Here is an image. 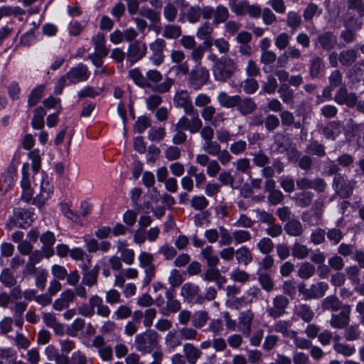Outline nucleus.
<instances>
[{
    "mask_svg": "<svg viewBox=\"0 0 364 364\" xmlns=\"http://www.w3.org/2000/svg\"><path fill=\"white\" fill-rule=\"evenodd\" d=\"M179 18L181 23L188 22L196 24L199 22L200 17L204 19H210L213 14V8L211 6H191L183 0L179 1Z\"/></svg>",
    "mask_w": 364,
    "mask_h": 364,
    "instance_id": "obj_1",
    "label": "nucleus"
},
{
    "mask_svg": "<svg viewBox=\"0 0 364 364\" xmlns=\"http://www.w3.org/2000/svg\"><path fill=\"white\" fill-rule=\"evenodd\" d=\"M202 121L198 116L193 117L191 119L183 116L173 125L174 134L172 141L175 145L184 144L187 140V134L184 130H188L191 134L198 133L201 129Z\"/></svg>",
    "mask_w": 364,
    "mask_h": 364,
    "instance_id": "obj_2",
    "label": "nucleus"
},
{
    "mask_svg": "<svg viewBox=\"0 0 364 364\" xmlns=\"http://www.w3.org/2000/svg\"><path fill=\"white\" fill-rule=\"evenodd\" d=\"M134 345L137 351L143 353H152L159 346V335L154 330H147L137 334L134 338Z\"/></svg>",
    "mask_w": 364,
    "mask_h": 364,
    "instance_id": "obj_3",
    "label": "nucleus"
},
{
    "mask_svg": "<svg viewBox=\"0 0 364 364\" xmlns=\"http://www.w3.org/2000/svg\"><path fill=\"white\" fill-rule=\"evenodd\" d=\"M129 76L134 81V82L141 87H149L154 92L159 93H165L170 90L171 86L174 83V80L171 78H166L163 82L158 85L153 86L147 81L146 77H144L138 69L129 70Z\"/></svg>",
    "mask_w": 364,
    "mask_h": 364,
    "instance_id": "obj_4",
    "label": "nucleus"
},
{
    "mask_svg": "<svg viewBox=\"0 0 364 364\" xmlns=\"http://www.w3.org/2000/svg\"><path fill=\"white\" fill-rule=\"evenodd\" d=\"M215 61L213 66V75L216 80L225 82L230 79L237 70L234 61L231 59H216L213 56Z\"/></svg>",
    "mask_w": 364,
    "mask_h": 364,
    "instance_id": "obj_5",
    "label": "nucleus"
},
{
    "mask_svg": "<svg viewBox=\"0 0 364 364\" xmlns=\"http://www.w3.org/2000/svg\"><path fill=\"white\" fill-rule=\"evenodd\" d=\"M289 305V299L284 294H277L273 297L271 304L266 309L267 315L277 319L287 314V309Z\"/></svg>",
    "mask_w": 364,
    "mask_h": 364,
    "instance_id": "obj_6",
    "label": "nucleus"
},
{
    "mask_svg": "<svg viewBox=\"0 0 364 364\" xmlns=\"http://www.w3.org/2000/svg\"><path fill=\"white\" fill-rule=\"evenodd\" d=\"M34 213L26 209L18 208L14 210V215L11 218L9 225L24 228L29 226L33 220Z\"/></svg>",
    "mask_w": 364,
    "mask_h": 364,
    "instance_id": "obj_7",
    "label": "nucleus"
},
{
    "mask_svg": "<svg viewBox=\"0 0 364 364\" xmlns=\"http://www.w3.org/2000/svg\"><path fill=\"white\" fill-rule=\"evenodd\" d=\"M173 101L177 107H181L184 109L186 114L194 117L198 116L197 111L193 107L190 95L187 90L176 92Z\"/></svg>",
    "mask_w": 364,
    "mask_h": 364,
    "instance_id": "obj_8",
    "label": "nucleus"
},
{
    "mask_svg": "<svg viewBox=\"0 0 364 364\" xmlns=\"http://www.w3.org/2000/svg\"><path fill=\"white\" fill-rule=\"evenodd\" d=\"M91 346L97 349L99 356L103 361L109 362L113 360L112 347L106 343L102 336H95L92 341Z\"/></svg>",
    "mask_w": 364,
    "mask_h": 364,
    "instance_id": "obj_9",
    "label": "nucleus"
},
{
    "mask_svg": "<svg viewBox=\"0 0 364 364\" xmlns=\"http://www.w3.org/2000/svg\"><path fill=\"white\" fill-rule=\"evenodd\" d=\"M200 288L198 285L187 282L181 289V296L188 302L202 304L204 303L203 296L199 294Z\"/></svg>",
    "mask_w": 364,
    "mask_h": 364,
    "instance_id": "obj_10",
    "label": "nucleus"
},
{
    "mask_svg": "<svg viewBox=\"0 0 364 364\" xmlns=\"http://www.w3.org/2000/svg\"><path fill=\"white\" fill-rule=\"evenodd\" d=\"M336 192L342 198H348L353 193V190L356 185L354 180L348 181L345 176L341 174H337L333 179Z\"/></svg>",
    "mask_w": 364,
    "mask_h": 364,
    "instance_id": "obj_11",
    "label": "nucleus"
},
{
    "mask_svg": "<svg viewBox=\"0 0 364 364\" xmlns=\"http://www.w3.org/2000/svg\"><path fill=\"white\" fill-rule=\"evenodd\" d=\"M351 306L348 304H344L343 309L339 314L331 315L330 325L333 328L341 329L347 327L350 321Z\"/></svg>",
    "mask_w": 364,
    "mask_h": 364,
    "instance_id": "obj_12",
    "label": "nucleus"
},
{
    "mask_svg": "<svg viewBox=\"0 0 364 364\" xmlns=\"http://www.w3.org/2000/svg\"><path fill=\"white\" fill-rule=\"evenodd\" d=\"M296 187L305 191L306 189H314L318 193H322L326 188V183L323 178L310 179L306 177L299 178L296 181Z\"/></svg>",
    "mask_w": 364,
    "mask_h": 364,
    "instance_id": "obj_13",
    "label": "nucleus"
},
{
    "mask_svg": "<svg viewBox=\"0 0 364 364\" xmlns=\"http://www.w3.org/2000/svg\"><path fill=\"white\" fill-rule=\"evenodd\" d=\"M209 80L208 71L203 68H197L192 70L188 78V85L197 90L207 84Z\"/></svg>",
    "mask_w": 364,
    "mask_h": 364,
    "instance_id": "obj_14",
    "label": "nucleus"
},
{
    "mask_svg": "<svg viewBox=\"0 0 364 364\" xmlns=\"http://www.w3.org/2000/svg\"><path fill=\"white\" fill-rule=\"evenodd\" d=\"M90 75V73L87 66L83 64H79L77 66L72 68L64 75L70 83L75 84L80 82L86 81L89 78Z\"/></svg>",
    "mask_w": 364,
    "mask_h": 364,
    "instance_id": "obj_15",
    "label": "nucleus"
},
{
    "mask_svg": "<svg viewBox=\"0 0 364 364\" xmlns=\"http://www.w3.org/2000/svg\"><path fill=\"white\" fill-rule=\"evenodd\" d=\"M334 101L340 105L351 108L355 106L358 96L354 92H348L346 87H341L335 95Z\"/></svg>",
    "mask_w": 364,
    "mask_h": 364,
    "instance_id": "obj_16",
    "label": "nucleus"
},
{
    "mask_svg": "<svg viewBox=\"0 0 364 364\" xmlns=\"http://www.w3.org/2000/svg\"><path fill=\"white\" fill-rule=\"evenodd\" d=\"M255 314L252 310L249 309L242 311L238 317V328L243 335L248 337L252 331V323Z\"/></svg>",
    "mask_w": 364,
    "mask_h": 364,
    "instance_id": "obj_17",
    "label": "nucleus"
},
{
    "mask_svg": "<svg viewBox=\"0 0 364 364\" xmlns=\"http://www.w3.org/2000/svg\"><path fill=\"white\" fill-rule=\"evenodd\" d=\"M183 353L188 364H196L203 355L200 348L192 343L183 345Z\"/></svg>",
    "mask_w": 364,
    "mask_h": 364,
    "instance_id": "obj_18",
    "label": "nucleus"
},
{
    "mask_svg": "<svg viewBox=\"0 0 364 364\" xmlns=\"http://www.w3.org/2000/svg\"><path fill=\"white\" fill-rule=\"evenodd\" d=\"M235 104L237 110L243 116L252 114L257 108L256 102L252 98H242L240 95Z\"/></svg>",
    "mask_w": 364,
    "mask_h": 364,
    "instance_id": "obj_19",
    "label": "nucleus"
},
{
    "mask_svg": "<svg viewBox=\"0 0 364 364\" xmlns=\"http://www.w3.org/2000/svg\"><path fill=\"white\" fill-rule=\"evenodd\" d=\"M89 301L93 311L96 309V313L98 316L107 318L111 314L109 307L104 303L103 299L98 295H92L89 298Z\"/></svg>",
    "mask_w": 364,
    "mask_h": 364,
    "instance_id": "obj_20",
    "label": "nucleus"
},
{
    "mask_svg": "<svg viewBox=\"0 0 364 364\" xmlns=\"http://www.w3.org/2000/svg\"><path fill=\"white\" fill-rule=\"evenodd\" d=\"M342 124L338 120H333L328 122L322 129V134L326 139L335 141L341 134Z\"/></svg>",
    "mask_w": 364,
    "mask_h": 364,
    "instance_id": "obj_21",
    "label": "nucleus"
},
{
    "mask_svg": "<svg viewBox=\"0 0 364 364\" xmlns=\"http://www.w3.org/2000/svg\"><path fill=\"white\" fill-rule=\"evenodd\" d=\"M295 315L305 323H310L314 318V312L306 304H301L295 306Z\"/></svg>",
    "mask_w": 364,
    "mask_h": 364,
    "instance_id": "obj_22",
    "label": "nucleus"
},
{
    "mask_svg": "<svg viewBox=\"0 0 364 364\" xmlns=\"http://www.w3.org/2000/svg\"><path fill=\"white\" fill-rule=\"evenodd\" d=\"M284 170V164L279 159H274L272 166L266 165L262 167V175L264 178H272L275 173H281Z\"/></svg>",
    "mask_w": 364,
    "mask_h": 364,
    "instance_id": "obj_23",
    "label": "nucleus"
},
{
    "mask_svg": "<svg viewBox=\"0 0 364 364\" xmlns=\"http://www.w3.org/2000/svg\"><path fill=\"white\" fill-rule=\"evenodd\" d=\"M284 229L286 233L291 237H301L304 233V228L301 223L296 219H291L287 222Z\"/></svg>",
    "mask_w": 364,
    "mask_h": 364,
    "instance_id": "obj_24",
    "label": "nucleus"
},
{
    "mask_svg": "<svg viewBox=\"0 0 364 364\" xmlns=\"http://www.w3.org/2000/svg\"><path fill=\"white\" fill-rule=\"evenodd\" d=\"M343 306L344 304L334 295L328 296L321 302V309L323 311H338L343 309Z\"/></svg>",
    "mask_w": 364,
    "mask_h": 364,
    "instance_id": "obj_25",
    "label": "nucleus"
},
{
    "mask_svg": "<svg viewBox=\"0 0 364 364\" xmlns=\"http://www.w3.org/2000/svg\"><path fill=\"white\" fill-rule=\"evenodd\" d=\"M100 271V267L95 265L90 272H86L82 274V284L92 287L97 284L98 274Z\"/></svg>",
    "mask_w": 364,
    "mask_h": 364,
    "instance_id": "obj_26",
    "label": "nucleus"
},
{
    "mask_svg": "<svg viewBox=\"0 0 364 364\" xmlns=\"http://www.w3.org/2000/svg\"><path fill=\"white\" fill-rule=\"evenodd\" d=\"M278 93L284 103L288 105L294 104V91L289 85L282 83L278 89Z\"/></svg>",
    "mask_w": 364,
    "mask_h": 364,
    "instance_id": "obj_27",
    "label": "nucleus"
},
{
    "mask_svg": "<svg viewBox=\"0 0 364 364\" xmlns=\"http://www.w3.org/2000/svg\"><path fill=\"white\" fill-rule=\"evenodd\" d=\"M217 100L221 107L234 108L237 100H239V95L230 96L225 92H220L217 97Z\"/></svg>",
    "mask_w": 364,
    "mask_h": 364,
    "instance_id": "obj_28",
    "label": "nucleus"
},
{
    "mask_svg": "<svg viewBox=\"0 0 364 364\" xmlns=\"http://www.w3.org/2000/svg\"><path fill=\"white\" fill-rule=\"evenodd\" d=\"M180 335L176 330L169 331L164 338V343L169 349H175L181 346L182 341Z\"/></svg>",
    "mask_w": 364,
    "mask_h": 364,
    "instance_id": "obj_29",
    "label": "nucleus"
},
{
    "mask_svg": "<svg viewBox=\"0 0 364 364\" xmlns=\"http://www.w3.org/2000/svg\"><path fill=\"white\" fill-rule=\"evenodd\" d=\"M46 112L42 107H38L33 110V117L31 125L35 129H42L44 127V117Z\"/></svg>",
    "mask_w": 364,
    "mask_h": 364,
    "instance_id": "obj_30",
    "label": "nucleus"
},
{
    "mask_svg": "<svg viewBox=\"0 0 364 364\" xmlns=\"http://www.w3.org/2000/svg\"><path fill=\"white\" fill-rule=\"evenodd\" d=\"M291 323L290 321L279 320L274 326L275 332L282 334L283 336L291 338V333H295L296 331L291 330Z\"/></svg>",
    "mask_w": 364,
    "mask_h": 364,
    "instance_id": "obj_31",
    "label": "nucleus"
},
{
    "mask_svg": "<svg viewBox=\"0 0 364 364\" xmlns=\"http://www.w3.org/2000/svg\"><path fill=\"white\" fill-rule=\"evenodd\" d=\"M236 259L239 264L247 266L252 261V255L248 247L242 246L236 250Z\"/></svg>",
    "mask_w": 364,
    "mask_h": 364,
    "instance_id": "obj_32",
    "label": "nucleus"
},
{
    "mask_svg": "<svg viewBox=\"0 0 364 364\" xmlns=\"http://www.w3.org/2000/svg\"><path fill=\"white\" fill-rule=\"evenodd\" d=\"M201 255L209 267H215L219 263V258L212 246L208 245L204 247L201 251Z\"/></svg>",
    "mask_w": 364,
    "mask_h": 364,
    "instance_id": "obj_33",
    "label": "nucleus"
},
{
    "mask_svg": "<svg viewBox=\"0 0 364 364\" xmlns=\"http://www.w3.org/2000/svg\"><path fill=\"white\" fill-rule=\"evenodd\" d=\"M310 253V249L306 245L300 242H296L291 248V255L294 258L299 259H304L306 258Z\"/></svg>",
    "mask_w": 364,
    "mask_h": 364,
    "instance_id": "obj_34",
    "label": "nucleus"
},
{
    "mask_svg": "<svg viewBox=\"0 0 364 364\" xmlns=\"http://www.w3.org/2000/svg\"><path fill=\"white\" fill-rule=\"evenodd\" d=\"M357 57L356 50L354 49H346L341 52L338 59L343 65L348 66L356 60Z\"/></svg>",
    "mask_w": 364,
    "mask_h": 364,
    "instance_id": "obj_35",
    "label": "nucleus"
},
{
    "mask_svg": "<svg viewBox=\"0 0 364 364\" xmlns=\"http://www.w3.org/2000/svg\"><path fill=\"white\" fill-rule=\"evenodd\" d=\"M257 247L261 253L269 255L274 248V244L271 238L264 237L258 240Z\"/></svg>",
    "mask_w": 364,
    "mask_h": 364,
    "instance_id": "obj_36",
    "label": "nucleus"
},
{
    "mask_svg": "<svg viewBox=\"0 0 364 364\" xmlns=\"http://www.w3.org/2000/svg\"><path fill=\"white\" fill-rule=\"evenodd\" d=\"M312 299L323 297L328 289L326 282H320L313 284L310 287Z\"/></svg>",
    "mask_w": 364,
    "mask_h": 364,
    "instance_id": "obj_37",
    "label": "nucleus"
},
{
    "mask_svg": "<svg viewBox=\"0 0 364 364\" xmlns=\"http://www.w3.org/2000/svg\"><path fill=\"white\" fill-rule=\"evenodd\" d=\"M316 268L314 264L310 262H304L301 264L298 269V276L304 279H309L315 274Z\"/></svg>",
    "mask_w": 364,
    "mask_h": 364,
    "instance_id": "obj_38",
    "label": "nucleus"
},
{
    "mask_svg": "<svg viewBox=\"0 0 364 364\" xmlns=\"http://www.w3.org/2000/svg\"><path fill=\"white\" fill-rule=\"evenodd\" d=\"M308 154L323 157L326 155L325 146L317 140L311 141L306 147Z\"/></svg>",
    "mask_w": 364,
    "mask_h": 364,
    "instance_id": "obj_39",
    "label": "nucleus"
},
{
    "mask_svg": "<svg viewBox=\"0 0 364 364\" xmlns=\"http://www.w3.org/2000/svg\"><path fill=\"white\" fill-rule=\"evenodd\" d=\"M314 193L310 191H303L298 194L296 198V203L297 205L301 208L309 207L313 201Z\"/></svg>",
    "mask_w": 364,
    "mask_h": 364,
    "instance_id": "obj_40",
    "label": "nucleus"
},
{
    "mask_svg": "<svg viewBox=\"0 0 364 364\" xmlns=\"http://www.w3.org/2000/svg\"><path fill=\"white\" fill-rule=\"evenodd\" d=\"M291 337L290 338L293 340L294 344L296 348L307 350L311 347L312 342L311 340L308 338L299 337L297 331L291 333Z\"/></svg>",
    "mask_w": 364,
    "mask_h": 364,
    "instance_id": "obj_41",
    "label": "nucleus"
},
{
    "mask_svg": "<svg viewBox=\"0 0 364 364\" xmlns=\"http://www.w3.org/2000/svg\"><path fill=\"white\" fill-rule=\"evenodd\" d=\"M258 282L266 291L270 292L274 289V282L270 274L267 273L258 274Z\"/></svg>",
    "mask_w": 364,
    "mask_h": 364,
    "instance_id": "obj_42",
    "label": "nucleus"
},
{
    "mask_svg": "<svg viewBox=\"0 0 364 364\" xmlns=\"http://www.w3.org/2000/svg\"><path fill=\"white\" fill-rule=\"evenodd\" d=\"M108 50L107 47H95L94 53L90 55V58L92 60L94 65L98 68L102 65V58L107 55Z\"/></svg>",
    "mask_w": 364,
    "mask_h": 364,
    "instance_id": "obj_43",
    "label": "nucleus"
},
{
    "mask_svg": "<svg viewBox=\"0 0 364 364\" xmlns=\"http://www.w3.org/2000/svg\"><path fill=\"white\" fill-rule=\"evenodd\" d=\"M209 319L208 313L205 311H199L196 312L192 321L193 326L196 328H203Z\"/></svg>",
    "mask_w": 364,
    "mask_h": 364,
    "instance_id": "obj_44",
    "label": "nucleus"
},
{
    "mask_svg": "<svg viewBox=\"0 0 364 364\" xmlns=\"http://www.w3.org/2000/svg\"><path fill=\"white\" fill-rule=\"evenodd\" d=\"M85 326V321L83 318H75L70 326H69L66 331L67 334L70 336H76L77 335V333L82 330Z\"/></svg>",
    "mask_w": 364,
    "mask_h": 364,
    "instance_id": "obj_45",
    "label": "nucleus"
},
{
    "mask_svg": "<svg viewBox=\"0 0 364 364\" xmlns=\"http://www.w3.org/2000/svg\"><path fill=\"white\" fill-rule=\"evenodd\" d=\"M334 350L346 357L352 355L355 352V348L348 344L335 342L333 345Z\"/></svg>",
    "mask_w": 364,
    "mask_h": 364,
    "instance_id": "obj_46",
    "label": "nucleus"
},
{
    "mask_svg": "<svg viewBox=\"0 0 364 364\" xmlns=\"http://www.w3.org/2000/svg\"><path fill=\"white\" fill-rule=\"evenodd\" d=\"M44 90L45 86L41 85L32 90L28 100L29 107H33L39 102L43 96Z\"/></svg>",
    "mask_w": 364,
    "mask_h": 364,
    "instance_id": "obj_47",
    "label": "nucleus"
},
{
    "mask_svg": "<svg viewBox=\"0 0 364 364\" xmlns=\"http://www.w3.org/2000/svg\"><path fill=\"white\" fill-rule=\"evenodd\" d=\"M233 240L236 244L249 242L252 239L251 233L245 230H235L232 232Z\"/></svg>",
    "mask_w": 364,
    "mask_h": 364,
    "instance_id": "obj_48",
    "label": "nucleus"
},
{
    "mask_svg": "<svg viewBox=\"0 0 364 364\" xmlns=\"http://www.w3.org/2000/svg\"><path fill=\"white\" fill-rule=\"evenodd\" d=\"M228 16V9L223 6H218L215 9H213V16H214V23L215 24L225 21Z\"/></svg>",
    "mask_w": 364,
    "mask_h": 364,
    "instance_id": "obj_49",
    "label": "nucleus"
},
{
    "mask_svg": "<svg viewBox=\"0 0 364 364\" xmlns=\"http://www.w3.org/2000/svg\"><path fill=\"white\" fill-rule=\"evenodd\" d=\"M252 156L253 163L257 167L262 168L269 164L270 159L269 156L262 150L254 153Z\"/></svg>",
    "mask_w": 364,
    "mask_h": 364,
    "instance_id": "obj_50",
    "label": "nucleus"
},
{
    "mask_svg": "<svg viewBox=\"0 0 364 364\" xmlns=\"http://www.w3.org/2000/svg\"><path fill=\"white\" fill-rule=\"evenodd\" d=\"M219 244L221 246L230 245L232 241L233 237L230 232L224 226H219Z\"/></svg>",
    "mask_w": 364,
    "mask_h": 364,
    "instance_id": "obj_51",
    "label": "nucleus"
},
{
    "mask_svg": "<svg viewBox=\"0 0 364 364\" xmlns=\"http://www.w3.org/2000/svg\"><path fill=\"white\" fill-rule=\"evenodd\" d=\"M208 205L209 202L204 196H195L191 200V205L196 210H203Z\"/></svg>",
    "mask_w": 364,
    "mask_h": 364,
    "instance_id": "obj_52",
    "label": "nucleus"
},
{
    "mask_svg": "<svg viewBox=\"0 0 364 364\" xmlns=\"http://www.w3.org/2000/svg\"><path fill=\"white\" fill-rule=\"evenodd\" d=\"M249 2L247 0H241L237 2H230V6L232 12L237 16H244Z\"/></svg>",
    "mask_w": 364,
    "mask_h": 364,
    "instance_id": "obj_53",
    "label": "nucleus"
},
{
    "mask_svg": "<svg viewBox=\"0 0 364 364\" xmlns=\"http://www.w3.org/2000/svg\"><path fill=\"white\" fill-rule=\"evenodd\" d=\"M181 34V29L179 26L167 25L164 27L163 36L169 39L179 37Z\"/></svg>",
    "mask_w": 364,
    "mask_h": 364,
    "instance_id": "obj_54",
    "label": "nucleus"
},
{
    "mask_svg": "<svg viewBox=\"0 0 364 364\" xmlns=\"http://www.w3.org/2000/svg\"><path fill=\"white\" fill-rule=\"evenodd\" d=\"M257 218L262 223L267 224V225L276 222V218L273 214L267 212L264 210L257 209L255 210Z\"/></svg>",
    "mask_w": 364,
    "mask_h": 364,
    "instance_id": "obj_55",
    "label": "nucleus"
},
{
    "mask_svg": "<svg viewBox=\"0 0 364 364\" xmlns=\"http://www.w3.org/2000/svg\"><path fill=\"white\" fill-rule=\"evenodd\" d=\"M146 47H129L127 58L132 62L140 59L145 53Z\"/></svg>",
    "mask_w": 364,
    "mask_h": 364,
    "instance_id": "obj_56",
    "label": "nucleus"
},
{
    "mask_svg": "<svg viewBox=\"0 0 364 364\" xmlns=\"http://www.w3.org/2000/svg\"><path fill=\"white\" fill-rule=\"evenodd\" d=\"M181 308V302L175 299L173 300L166 301V307L161 310V313L164 315H168L170 313H176Z\"/></svg>",
    "mask_w": 364,
    "mask_h": 364,
    "instance_id": "obj_57",
    "label": "nucleus"
},
{
    "mask_svg": "<svg viewBox=\"0 0 364 364\" xmlns=\"http://www.w3.org/2000/svg\"><path fill=\"white\" fill-rule=\"evenodd\" d=\"M1 282L6 287H11L16 284V279L9 269H4L0 274Z\"/></svg>",
    "mask_w": 364,
    "mask_h": 364,
    "instance_id": "obj_58",
    "label": "nucleus"
},
{
    "mask_svg": "<svg viewBox=\"0 0 364 364\" xmlns=\"http://www.w3.org/2000/svg\"><path fill=\"white\" fill-rule=\"evenodd\" d=\"M183 282V277L181 272L176 269H173L171 271L169 277H168V282L172 288H176L182 284Z\"/></svg>",
    "mask_w": 364,
    "mask_h": 364,
    "instance_id": "obj_59",
    "label": "nucleus"
},
{
    "mask_svg": "<svg viewBox=\"0 0 364 364\" xmlns=\"http://www.w3.org/2000/svg\"><path fill=\"white\" fill-rule=\"evenodd\" d=\"M179 334L181 340L194 341L197 338L198 333L196 328L183 327L179 330Z\"/></svg>",
    "mask_w": 364,
    "mask_h": 364,
    "instance_id": "obj_60",
    "label": "nucleus"
},
{
    "mask_svg": "<svg viewBox=\"0 0 364 364\" xmlns=\"http://www.w3.org/2000/svg\"><path fill=\"white\" fill-rule=\"evenodd\" d=\"M141 16L146 17L152 23H158L160 20V14L148 7H142L139 10Z\"/></svg>",
    "mask_w": 364,
    "mask_h": 364,
    "instance_id": "obj_61",
    "label": "nucleus"
},
{
    "mask_svg": "<svg viewBox=\"0 0 364 364\" xmlns=\"http://www.w3.org/2000/svg\"><path fill=\"white\" fill-rule=\"evenodd\" d=\"M236 171L242 173H250L251 164L247 158H241L235 163Z\"/></svg>",
    "mask_w": 364,
    "mask_h": 364,
    "instance_id": "obj_62",
    "label": "nucleus"
},
{
    "mask_svg": "<svg viewBox=\"0 0 364 364\" xmlns=\"http://www.w3.org/2000/svg\"><path fill=\"white\" fill-rule=\"evenodd\" d=\"M279 119L274 114H268L264 119V127L268 132H272L279 127Z\"/></svg>",
    "mask_w": 364,
    "mask_h": 364,
    "instance_id": "obj_63",
    "label": "nucleus"
},
{
    "mask_svg": "<svg viewBox=\"0 0 364 364\" xmlns=\"http://www.w3.org/2000/svg\"><path fill=\"white\" fill-rule=\"evenodd\" d=\"M278 87L277 81L273 76H268L267 81L262 85V90L267 94H273L275 92Z\"/></svg>",
    "mask_w": 364,
    "mask_h": 364,
    "instance_id": "obj_64",
    "label": "nucleus"
}]
</instances>
